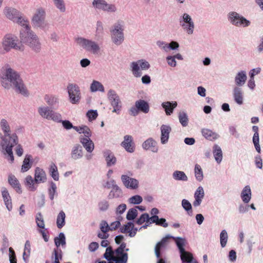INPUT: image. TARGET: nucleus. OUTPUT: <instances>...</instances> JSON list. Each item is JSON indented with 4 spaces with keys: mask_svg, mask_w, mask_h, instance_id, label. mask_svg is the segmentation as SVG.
Wrapping results in <instances>:
<instances>
[{
    "mask_svg": "<svg viewBox=\"0 0 263 263\" xmlns=\"http://www.w3.org/2000/svg\"><path fill=\"white\" fill-rule=\"evenodd\" d=\"M0 127L4 133L1 137L0 152L10 163L14 162L12 148L18 143V138L16 133L11 134V128L8 121L4 118L1 120Z\"/></svg>",
    "mask_w": 263,
    "mask_h": 263,
    "instance_id": "1",
    "label": "nucleus"
},
{
    "mask_svg": "<svg viewBox=\"0 0 263 263\" xmlns=\"http://www.w3.org/2000/svg\"><path fill=\"white\" fill-rule=\"evenodd\" d=\"M1 82L6 89H10L13 86L16 92L27 95V90L19 74L9 65L3 67L1 70Z\"/></svg>",
    "mask_w": 263,
    "mask_h": 263,
    "instance_id": "2",
    "label": "nucleus"
},
{
    "mask_svg": "<svg viewBox=\"0 0 263 263\" xmlns=\"http://www.w3.org/2000/svg\"><path fill=\"white\" fill-rule=\"evenodd\" d=\"M128 251L129 249L126 248V243H122L115 250L109 246L106 249L105 252L103 254V257L108 262L101 261L98 263H127L128 260L127 252Z\"/></svg>",
    "mask_w": 263,
    "mask_h": 263,
    "instance_id": "3",
    "label": "nucleus"
},
{
    "mask_svg": "<svg viewBox=\"0 0 263 263\" xmlns=\"http://www.w3.org/2000/svg\"><path fill=\"white\" fill-rule=\"evenodd\" d=\"M21 43L28 46L35 52L41 50V44L37 35L31 29H28L20 34Z\"/></svg>",
    "mask_w": 263,
    "mask_h": 263,
    "instance_id": "4",
    "label": "nucleus"
},
{
    "mask_svg": "<svg viewBox=\"0 0 263 263\" xmlns=\"http://www.w3.org/2000/svg\"><path fill=\"white\" fill-rule=\"evenodd\" d=\"M11 49L23 51L24 46L19 42L17 36L12 34H7L3 39L2 46H0V53L4 54Z\"/></svg>",
    "mask_w": 263,
    "mask_h": 263,
    "instance_id": "5",
    "label": "nucleus"
},
{
    "mask_svg": "<svg viewBox=\"0 0 263 263\" xmlns=\"http://www.w3.org/2000/svg\"><path fill=\"white\" fill-rule=\"evenodd\" d=\"M46 12L45 9L40 7L36 8L34 13L31 22L34 28L45 30L48 27V23L45 21Z\"/></svg>",
    "mask_w": 263,
    "mask_h": 263,
    "instance_id": "6",
    "label": "nucleus"
},
{
    "mask_svg": "<svg viewBox=\"0 0 263 263\" xmlns=\"http://www.w3.org/2000/svg\"><path fill=\"white\" fill-rule=\"evenodd\" d=\"M175 240L176 244L179 249L180 254V258L182 263H197V261L193 257L191 253L186 251L184 247L186 243L185 238L179 237H175L172 236Z\"/></svg>",
    "mask_w": 263,
    "mask_h": 263,
    "instance_id": "7",
    "label": "nucleus"
},
{
    "mask_svg": "<svg viewBox=\"0 0 263 263\" xmlns=\"http://www.w3.org/2000/svg\"><path fill=\"white\" fill-rule=\"evenodd\" d=\"M229 23L236 27L247 28L250 26L251 22L236 11H230L227 14Z\"/></svg>",
    "mask_w": 263,
    "mask_h": 263,
    "instance_id": "8",
    "label": "nucleus"
},
{
    "mask_svg": "<svg viewBox=\"0 0 263 263\" xmlns=\"http://www.w3.org/2000/svg\"><path fill=\"white\" fill-rule=\"evenodd\" d=\"M124 25L122 22L118 21L110 29L112 42L117 46L120 45L124 41Z\"/></svg>",
    "mask_w": 263,
    "mask_h": 263,
    "instance_id": "9",
    "label": "nucleus"
},
{
    "mask_svg": "<svg viewBox=\"0 0 263 263\" xmlns=\"http://www.w3.org/2000/svg\"><path fill=\"white\" fill-rule=\"evenodd\" d=\"M77 44L85 51L93 54H98L100 53L101 47L96 42L84 37H78Z\"/></svg>",
    "mask_w": 263,
    "mask_h": 263,
    "instance_id": "10",
    "label": "nucleus"
},
{
    "mask_svg": "<svg viewBox=\"0 0 263 263\" xmlns=\"http://www.w3.org/2000/svg\"><path fill=\"white\" fill-rule=\"evenodd\" d=\"M179 23L184 32L188 35L194 33L195 28V23L192 17L187 13H184L179 16Z\"/></svg>",
    "mask_w": 263,
    "mask_h": 263,
    "instance_id": "11",
    "label": "nucleus"
},
{
    "mask_svg": "<svg viewBox=\"0 0 263 263\" xmlns=\"http://www.w3.org/2000/svg\"><path fill=\"white\" fill-rule=\"evenodd\" d=\"M150 67V64L145 59H140L130 64V70L136 78H140L142 74V71L147 70Z\"/></svg>",
    "mask_w": 263,
    "mask_h": 263,
    "instance_id": "12",
    "label": "nucleus"
},
{
    "mask_svg": "<svg viewBox=\"0 0 263 263\" xmlns=\"http://www.w3.org/2000/svg\"><path fill=\"white\" fill-rule=\"evenodd\" d=\"M69 102L72 104H78L81 99L79 86L75 83H68L67 86Z\"/></svg>",
    "mask_w": 263,
    "mask_h": 263,
    "instance_id": "13",
    "label": "nucleus"
},
{
    "mask_svg": "<svg viewBox=\"0 0 263 263\" xmlns=\"http://www.w3.org/2000/svg\"><path fill=\"white\" fill-rule=\"evenodd\" d=\"M38 112L43 118L51 120L57 122H60L62 118L60 113L54 111L48 106H40L38 108Z\"/></svg>",
    "mask_w": 263,
    "mask_h": 263,
    "instance_id": "14",
    "label": "nucleus"
},
{
    "mask_svg": "<svg viewBox=\"0 0 263 263\" xmlns=\"http://www.w3.org/2000/svg\"><path fill=\"white\" fill-rule=\"evenodd\" d=\"M140 111L147 114L149 111V105L146 101L140 99L136 101L135 105L129 110V114L134 117L137 116Z\"/></svg>",
    "mask_w": 263,
    "mask_h": 263,
    "instance_id": "15",
    "label": "nucleus"
},
{
    "mask_svg": "<svg viewBox=\"0 0 263 263\" xmlns=\"http://www.w3.org/2000/svg\"><path fill=\"white\" fill-rule=\"evenodd\" d=\"M92 5L96 10L107 12L115 13L117 11L116 5L109 4L105 0H93Z\"/></svg>",
    "mask_w": 263,
    "mask_h": 263,
    "instance_id": "16",
    "label": "nucleus"
},
{
    "mask_svg": "<svg viewBox=\"0 0 263 263\" xmlns=\"http://www.w3.org/2000/svg\"><path fill=\"white\" fill-rule=\"evenodd\" d=\"M171 238H172V236L168 235L162 238V239L156 244L155 247V254L157 258L159 259L157 263H165L163 259L160 258L161 256L160 251L161 249L166 248L168 239Z\"/></svg>",
    "mask_w": 263,
    "mask_h": 263,
    "instance_id": "17",
    "label": "nucleus"
},
{
    "mask_svg": "<svg viewBox=\"0 0 263 263\" xmlns=\"http://www.w3.org/2000/svg\"><path fill=\"white\" fill-rule=\"evenodd\" d=\"M121 180L123 185L127 189L137 190L139 187V181L134 178H132L127 175H122Z\"/></svg>",
    "mask_w": 263,
    "mask_h": 263,
    "instance_id": "18",
    "label": "nucleus"
},
{
    "mask_svg": "<svg viewBox=\"0 0 263 263\" xmlns=\"http://www.w3.org/2000/svg\"><path fill=\"white\" fill-rule=\"evenodd\" d=\"M121 145L128 153H132L135 149V145L133 138L130 135H125Z\"/></svg>",
    "mask_w": 263,
    "mask_h": 263,
    "instance_id": "19",
    "label": "nucleus"
},
{
    "mask_svg": "<svg viewBox=\"0 0 263 263\" xmlns=\"http://www.w3.org/2000/svg\"><path fill=\"white\" fill-rule=\"evenodd\" d=\"M142 147L144 150L150 151L154 153H157L159 150L157 142L152 138L146 140L142 143Z\"/></svg>",
    "mask_w": 263,
    "mask_h": 263,
    "instance_id": "20",
    "label": "nucleus"
},
{
    "mask_svg": "<svg viewBox=\"0 0 263 263\" xmlns=\"http://www.w3.org/2000/svg\"><path fill=\"white\" fill-rule=\"evenodd\" d=\"M4 13L7 18L15 22L21 13L15 8L7 7L4 8Z\"/></svg>",
    "mask_w": 263,
    "mask_h": 263,
    "instance_id": "21",
    "label": "nucleus"
},
{
    "mask_svg": "<svg viewBox=\"0 0 263 263\" xmlns=\"http://www.w3.org/2000/svg\"><path fill=\"white\" fill-rule=\"evenodd\" d=\"M91 137H83L81 136L79 138L80 142L88 152L91 153L94 149L95 145L93 141L90 139Z\"/></svg>",
    "mask_w": 263,
    "mask_h": 263,
    "instance_id": "22",
    "label": "nucleus"
},
{
    "mask_svg": "<svg viewBox=\"0 0 263 263\" xmlns=\"http://www.w3.org/2000/svg\"><path fill=\"white\" fill-rule=\"evenodd\" d=\"M161 143L162 144H166L168 140L172 128L170 125L163 124L161 126Z\"/></svg>",
    "mask_w": 263,
    "mask_h": 263,
    "instance_id": "23",
    "label": "nucleus"
},
{
    "mask_svg": "<svg viewBox=\"0 0 263 263\" xmlns=\"http://www.w3.org/2000/svg\"><path fill=\"white\" fill-rule=\"evenodd\" d=\"M70 156L71 159L74 160L81 159L83 156L82 146L79 144H74L72 147Z\"/></svg>",
    "mask_w": 263,
    "mask_h": 263,
    "instance_id": "24",
    "label": "nucleus"
},
{
    "mask_svg": "<svg viewBox=\"0 0 263 263\" xmlns=\"http://www.w3.org/2000/svg\"><path fill=\"white\" fill-rule=\"evenodd\" d=\"M2 196L7 209L9 211H11L12 209V199L8 190L6 187H4L2 189Z\"/></svg>",
    "mask_w": 263,
    "mask_h": 263,
    "instance_id": "25",
    "label": "nucleus"
},
{
    "mask_svg": "<svg viewBox=\"0 0 263 263\" xmlns=\"http://www.w3.org/2000/svg\"><path fill=\"white\" fill-rule=\"evenodd\" d=\"M247 79V73L245 70H240L238 71L234 78L236 86L241 87L245 83Z\"/></svg>",
    "mask_w": 263,
    "mask_h": 263,
    "instance_id": "26",
    "label": "nucleus"
},
{
    "mask_svg": "<svg viewBox=\"0 0 263 263\" xmlns=\"http://www.w3.org/2000/svg\"><path fill=\"white\" fill-rule=\"evenodd\" d=\"M204 196V192L203 188L201 186H198L194 193L195 200L193 202V205L195 207L199 206L201 203Z\"/></svg>",
    "mask_w": 263,
    "mask_h": 263,
    "instance_id": "27",
    "label": "nucleus"
},
{
    "mask_svg": "<svg viewBox=\"0 0 263 263\" xmlns=\"http://www.w3.org/2000/svg\"><path fill=\"white\" fill-rule=\"evenodd\" d=\"M44 100L49 106L52 108L59 106V98L57 95L47 94L44 96Z\"/></svg>",
    "mask_w": 263,
    "mask_h": 263,
    "instance_id": "28",
    "label": "nucleus"
},
{
    "mask_svg": "<svg viewBox=\"0 0 263 263\" xmlns=\"http://www.w3.org/2000/svg\"><path fill=\"white\" fill-rule=\"evenodd\" d=\"M34 179L36 184L46 182L47 177L45 172L42 168L37 167L35 170Z\"/></svg>",
    "mask_w": 263,
    "mask_h": 263,
    "instance_id": "29",
    "label": "nucleus"
},
{
    "mask_svg": "<svg viewBox=\"0 0 263 263\" xmlns=\"http://www.w3.org/2000/svg\"><path fill=\"white\" fill-rule=\"evenodd\" d=\"M240 197L244 203L247 204L250 202L252 197V192L249 185H246L243 187L240 194Z\"/></svg>",
    "mask_w": 263,
    "mask_h": 263,
    "instance_id": "30",
    "label": "nucleus"
},
{
    "mask_svg": "<svg viewBox=\"0 0 263 263\" xmlns=\"http://www.w3.org/2000/svg\"><path fill=\"white\" fill-rule=\"evenodd\" d=\"M233 95L235 102L238 105L243 104V92L240 87L235 86L233 90Z\"/></svg>",
    "mask_w": 263,
    "mask_h": 263,
    "instance_id": "31",
    "label": "nucleus"
},
{
    "mask_svg": "<svg viewBox=\"0 0 263 263\" xmlns=\"http://www.w3.org/2000/svg\"><path fill=\"white\" fill-rule=\"evenodd\" d=\"M103 156L108 167L115 165L117 159L114 154L109 150H106L103 152Z\"/></svg>",
    "mask_w": 263,
    "mask_h": 263,
    "instance_id": "32",
    "label": "nucleus"
},
{
    "mask_svg": "<svg viewBox=\"0 0 263 263\" xmlns=\"http://www.w3.org/2000/svg\"><path fill=\"white\" fill-rule=\"evenodd\" d=\"M161 106L164 108L166 115L170 116L173 114L174 109L177 107V103L176 101H166L163 102Z\"/></svg>",
    "mask_w": 263,
    "mask_h": 263,
    "instance_id": "33",
    "label": "nucleus"
},
{
    "mask_svg": "<svg viewBox=\"0 0 263 263\" xmlns=\"http://www.w3.org/2000/svg\"><path fill=\"white\" fill-rule=\"evenodd\" d=\"M123 196V193L122 189L118 185H116L111 189L107 197L109 199H112L114 198H121Z\"/></svg>",
    "mask_w": 263,
    "mask_h": 263,
    "instance_id": "34",
    "label": "nucleus"
},
{
    "mask_svg": "<svg viewBox=\"0 0 263 263\" xmlns=\"http://www.w3.org/2000/svg\"><path fill=\"white\" fill-rule=\"evenodd\" d=\"M8 182L17 193L21 194L22 193L21 184L14 175H10L9 176Z\"/></svg>",
    "mask_w": 263,
    "mask_h": 263,
    "instance_id": "35",
    "label": "nucleus"
},
{
    "mask_svg": "<svg viewBox=\"0 0 263 263\" xmlns=\"http://www.w3.org/2000/svg\"><path fill=\"white\" fill-rule=\"evenodd\" d=\"M202 135L207 140L214 141L219 137L218 134L208 128H203L201 130Z\"/></svg>",
    "mask_w": 263,
    "mask_h": 263,
    "instance_id": "36",
    "label": "nucleus"
},
{
    "mask_svg": "<svg viewBox=\"0 0 263 263\" xmlns=\"http://www.w3.org/2000/svg\"><path fill=\"white\" fill-rule=\"evenodd\" d=\"M74 130L80 134H84L83 137H91L92 133L89 127L86 125L76 126Z\"/></svg>",
    "mask_w": 263,
    "mask_h": 263,
    "instance_id": "37",
    "label": "nucleus"
},
{
    "mask_svg": "<svg viewBox=\"0 0 263 263\" xmlns=\"http://www.w3.org/2000/svg\"><path fill=\"white\" fill-rule=\"evenodd\" d=\"M213 153L215 161L220 164L222 160V152L221 147L217 144H214L213 147Z\"/></svg>",
    "mask_w": 263,
    "mask_h": 263,
    "instance_id": "38",
    "label": "nucleus"
},
{
    "mask_svg": "<svg viewBox=\"0 0 263 263\" xmlns=\"http://www.w3.org/2000/svg\"><path fill=\"white\" fill-rule=\"evenodd\" d=\"M32 156L30 155H26L23 162L21 172L23 173L28 171L31 167L32 161Z\"/></svg>",
    "mask_w": 263,
    "mask_h": 263,
    "instance_id": "39",
    "label": "nucleus"
},
{
    "mask_svg": "<svg viewBox=\"0 0 263 263\" xmlns=\"http://www.w3.org/2000/svg\"><path fill=\"white\" fill-rule=\"evenodd\" d=\"M14 22L17 23L23 27L20 31V33H22V32L25 31L26 30H28V29H31L29 25V21L27 19H26L22 16V13H21Z\"/></svg>",
    "mask_w": 263,
    "mask_h": 263,
    "instance_id": "40",
    "label": "nucleus"
},
{
    "mask_svg": "<svg viewBox=\"0 0 263 263\" xmlns=\"http://www.w3.org/2000/svg\"><path fill=\"white\" fill-rule=\"evenodd\" d=\"M104 28L103 24L100 21H98L96 24V28L95 31V37L97 40H100L103 39L104 36Z\"/></svg>",
    "mask_w": 263,
    "mask_h": 263,
    "instance_id": "41",
    "label": "nucleus"
},
{
    "mask_svg": "<svg viewBox=\"0 0 263 263\" xmlns=\"http://www.w3.org/2000/svg\"><path fill=\"white\" fill-rule=\"evenodd\" d=\"M90 90L92 92L96 91L104 92L105 89L103 85L100 82L93 80L90 84Z\"/></svg>",
    "mask_w": 263,
    "mask_h": 263,
    "instance_id": "42",
    "label": "nucleus"
},
{
    "mask_svg": "<svg viewBox=\"0 0 263 263\" xmlns=\"http://www.w3.org/2000/svg\"><path fill=\"white\" fill-rule=\"evenodd\" d=\"M54 241L57 248L61 246L63 248H65L66 246V238L64 234L62 232L60 233L58 236L54 238Z\"/></svg>",
    "mask_w": 263,
    "mask_h": 263,
    "instance_id": "43",
    "label": "nucleus"
},
{
    "mask_svg": "<svg viewBox=\"0 0 263 263\" xmlns=\"http://www.w3.org/2000/svg\"><path fill=\"white\" fill-rule=\"evenodd\" d=\"M107 98L111 104L120 102V99L116 91L113 89H109L107 92Z\"/></svg>",
    "mask_w": 263,
    "mask_h": 263,
    "instance_id": "44",
    "label": "nucleus"
},
{
    "mask_svg": "<svg viewBox=\"0 0 263 263\" xmlns=\"http://www.w3.org/2000/svg\"><path fill=\"white\" fill-rule=\"evenodd\" d=\"M173 178L176 181H187L188 177L183 171H175L172 175Z\"/></svg>",
    "mask_w": 263,
    "mask_h": 263,
    "instance_id": "45",
    "label": "nucleus"
},
{
    "mask_svg": "<svg viewBox=\"0 0 263 263\" xmlns=\"http://www.w3.org/2000/svg\"><path fill=\"white\" fill-rule=\"evenodd\" d=\"M31 253V245L29 240H27L24 246L23 259L26 263H28Z\"/></svg>",
    "mask_w": 263,
    "mask_h": 263,
    "instance_id": "46",
    "label": "nucleus"
},
{
    "mask_svg": "<svg viewBox=\"0 0 263 263\" xmlns=\"http://www.w3.org/2000/svg\"><path fill=\"white\" fill-rule=\"evenodd\" d=\"M35 179L33 180V178L30 176H27L25 178V184L28 187V189L30 191H34L37 189V186L35 185Z\"/></svg>",
    "mask_w": 263,
    "mask_h": 263,
    "instance_id": "47",
    "label": "nucleus"
},
{
    "mask_svg": "<svg viewBox=\"0 0 263 263\" xmlns=\"http://www.w3.org/2000/svg\"><path fill=\"white\" fill-rule=\"evenodd\" d=\"M66 215L64 211H61L58 214L57 218V226L59 229H61L65 224Z\"/></svg>",
    "mask_w": 263,
    "mask_h": 263,
    "instance_id": "48",
    "label": "nucleus"
},
{
    "mask_svg": "<svg viewBox=\"0 0 263 263\" xmlns=\"http://www.w3.org/2000/svg\"><path fill=\"white\" fill-rule=\"evenodd\" d=\"M49 171L51 177L55 181H58L59 179V174L57 166L54 163H51Z\"/></svg>",
    "mask_w": 263,
    "mask_h": 263,
    "instance_id": "49",
    "label": "nucleus"
},
{
    "mask_svg": "<svg viewBox=\"0 0 263 263\" xmlns=\"http://www.w3.org/2000/svg\"><path fill=\"white\" fill-rule=\"evenodd\" d=\"M62 251L61 249L55 248L53 250L52 258L54 260L53 263H60V260L62 259Z\"/></svg>",
    "mask_w": 263,
    "mask_h": 263,
    "instance_id": "50",
    "label": "nucleus"
},
{
    "mask_svg": "<svg viewBox=\"0 0 263 263\" xmlns=\"http://www.w3.org/2000/svg\"><path fill=\"white\" fill-rule=\"evenodd\" d=\"M53 3L55 8L61 13L66 11V7L64 0H52Z\"/></svg>",
    "mask_w": 263,
    "mask_h": 263,
    "instance_id": "51",
    "label": "nucleus"
},
{
    "mask_svg": "<svg viewBox=\"0 0 263 263\" xmlns=\"http://www.w3.org/2000/svg\"><path fill=\"white\" fill-rule=\"evenodd\" d=\"M57 187L56 184L51 181L50 184V187L48 189V195L50 200H53L55 196H58L57 191Z\"/></svg>",
    "mask_w": 263,
    "mask_h": 263,
    "instance_id": "52",
    "label": "nucleus"
},
{
    "mask_svg": "<svg viewBox=\"0 0 263 263\" xmlns=\"http://www.w3.org/2000/svg\"><path fill=\"white\" fill-rule=\"evenodd\" d=\"M195 176L196 180L199 182L201 181L203 178V174L201 166L196 164L194 168Z\"/></svg>",
    "mask_w": 263,
    "mask_h": 263,
    "instance_id": "53",
    "label": "nucleus"
},
{
    "mask_svg": "<svg viewBox=\"0 0 263 263\" xmlns=\"http://www.w3.org/2000/svg\"><path fill=\"white\" fill-rule=\"evenodd\" d=\"M179 122L182 126L185 127L188 125L189 118L186 113L184 111L180 112L178 114Z\"/></svg>",
    "mask_w": 263,
    "mask_h": 263,
    "instance_id": "54",
    "label": "nucleus"
},
{
    "mask_svg": "<svg viewBox=\"0 0 263 263\" xmlns=\"http://www.w3.org/2000/svg\"><path fill=\"white\" fill-rule=\"evenodd\" d=\"M181 205L183 209L187 212L189 215L192 214V207L191 203L186 199H183L181 201Z\"/></svg>",
    "mask_w": 263,
    "mask_h": 263,
    "instance_id": "55",
    "label": "nucleus"
},
{
    "mask_svg": "<svg viewBox=\"0 0 263 263\" xmlns=\"http://www.w3.org/2000/svg\"><path fill=\"white\" fill-rule=\"evenodd\" d=\"M228 238V236L227 231L225 230H222L220 234V245L222 248L226 247L227 243Z\"/></svg>",
    "mask_w": 263,
    "mask_h": 263,
    "instance_id": "56",
    "label": "nucleus"
},
{
    "mask_svg": "<svg viewBox=\"0 0 263 263\" xmlns=\"http://www.w3.org/2000/svg\"><path fill=\"white\" fill-rule=\"evenodd\" d=\"M98 208L100 211H106L109 208V201L106 199L102 200L98 203Z\"/></svg>",
    "mask_w": 263,
    "mask_h": 263,
    "instance_id": "57",
    "label": "nucleus"
},
{
    "mask_svg": "<svg viewBox=\"0 0 263 263\" xmlns=\"http://www.w3.org/2000/svg\"><path fill=\"white\" fill-rule=\"evenodd\" d=\"M142 201V197L139 195L133 196L128 199V202L133 204H139L141 203Z\"/></svg>",
    "mask_w": 263,
    "mask_h": 263,
    "instance_id": "58",
    "label": "nucleus"
},
{
    "mask_svg": "<svg viewBox=\"0 0 263 263\" xmlns=\"http://www.w3.org/2000/svg\"><path fill=\"white\" fill-rule=\"evenodd\" d=\"M138 215V211L136 208L130 209L126 214V219L128 220H134Z\"/></svg>",
    "mask_w": 263,
    "mask_h": 263,
    "instance_id": "59",
    "label": "nucleus"
},
{
    "mask_svg": "<svg viewBox=\"0 0 263 263\" xmlns=\"http://www.w3.org/2000/svg\"><path fill=\"white\" fill-rule=\"evenodd\" d=\"M35 221L37 226L41 229L45 228V223L43 216L41 213H38L35 217Z\"/></svg>",
    "mask_w": 263,
    "mask_h": 263,
    "instance_id": "60",
    "label": "nucleus"
},
{
    "mask_svg": "<svg viewBox=\"0 0 263 263\" xmlns=\"http://www.w3.org/2000/svg\"><path fill=\"white\" fill-rule=\"evenodd\" d=\"M149 221V216L147 213L142 214L139 218L136 221V223L138 225L142 224L145 222H148Z\"/></svg>",
    "mask_w": 263,
    "mask_h": 263,
    "instance_id": "61",
    "label": "nucleus"
},
{
    "mask_svg": "<svg viewBox=\"0 0 263 263\" xmlns=\"http://www.w3.org/2000/svg\"><path fill=\"white\" fill-rule=\"evenodd\" d=\"M133 225V222H128L126 224L123 226L120 227V231L122 233L129 234L130 232V230H132V226Z\"/></svg>",
    "mask_w": 263,
    "mask_h": 263,
    "instance_id": "62",
    "label": "nucleus"
},
{
    "mask_svg": "<svg viewBox=\"0 0 263 263\" xmlns=\"http://www.w3.org/2000/svg\"><path fill=\"white\" fill-rule=\"evenodd\" d=\"M98 112L96 110H89L86 113V116L89 121L95 120L98 117Z\"/></svg>",
    "mask_w": 263,
    "mask_h": 263,
    "instance_id": "63",
    "label": "nucleus"
},
{
    "mask_svg": "<svg viewBox=\"0 0 263 263\" xmlns=\"http://www.w3.org/2000/svg\"><path fill=\"white\" fill-rule=\"evenodd\" d=\"M156 45L159 48L164 51L167 52L168 51V43L162 41H157Z\"/></svg>",
    "mask_w": 263,
    "mask_h": 263,
    "instance_id": "64",
    "label": "nucleus"
}]
</instances>
